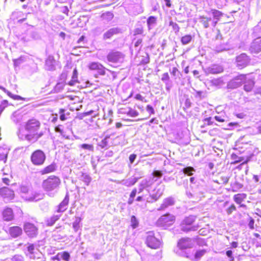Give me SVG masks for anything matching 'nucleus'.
<instances>
[{"label": "nucleus", "instance_id": "f257e3e1", "mask_svg": "<svg viewBox=\"0 0 261 261\" xmlns=\"http://www.w3.org/2000/svg\"><path fill=\"white\" fill-rule=\"evenodd\" d=\"M24 128L27 132L25 137L29 141L37 140L43 135V133L41 130L40 122L34 118L30 119L25 122Z\"/></svg>", "mask_w": 261, "mask_h": 261}, {"label": "nucleus", "instance_id": "f03ea898", "mask_svg": "<svg viewBox=\"0 0 261 261\" xmlns=\"http://www.w3.org/2000/svg\"><path fill=\"white\" fill-rule=\"evenodd\" d=\"M196 216L192 215L186 217L180 225V230L185 232L198 230L200 226L196 223Z\"/></svg>", "mask_w": 261, "mask_h": 261}, {"label": "nucleus", "instance_id": "7ed1b4c3", "mask_svg": "<svg viewBox=\"0 0 261 261\" xmlns=\"http://www.w3.org/2000/svg\"><path fill=\"white\" fill-rule=\"evenodd\" d=\"M145 243L146 246L152 249H158L162 245V241L153 231H149L146 233Z\"/></svg>", "mask_w": 261, "mask_h": 261}, {"label": "nucleus", "instance_id": "20e7f679", "mask_svg": "<svg viewBox=\"0 0 261 261\" xmlns=\"http://www.w3.org/2000/svg\"><path fill=\"white\" fill-rule=\"evenodd\" d=\"M60 178L55 175H50L43 180L42 188L45 192L52 191L58 188L61 185Z\"/></svg>", "mask_w": 261, "mask_h": 261}, {"label": "nucleus", "instance_id": "39448f33", "mask_svg": "<svg viewBox=\"0 0 261 261\" xmlns=\"http://www.w3.org/2000/svg\"><path fill=\"white\" fill-rule=\"evenodd\" d=\"M46 160L45 153L40 149L33 151L31 155V161L35 166L42 165Z\"/></svg>", "mask_w": 261, "mask_h": 261}, {"label": "nucleus", "instance_id": "423d86ee", "mask_svg": "<svg viewBox=\"0 0 261 261\" xmlns=\"http://www.w3.org/2000/svg\"><path fill=\"white\" fill-rule=\"evenodd\" d=\"M175 221V216L167 213L162 216L158 220L156 224L158 226L161 227H168L173 225Z\"/></svg>", "mask_w": 261, "mask_h": 261}, {"label": "nucleus", "instance_id": "0eeeda50", "mask_svg": "<svg viewBox=\"0 0 261 261\" xmlns=\"http://www.w3.org/2000/svg\"><path fill=\"white\" fill-rule=\"evenodd\" d=\"M250 59L246 54H241L236 58V66L239 69L246 67L250 63Z\"/></svg>", "mask_w": 261, "mask_h": 261}, {"label": "nucleus", "instance_id": "6e6552de", "mask_svg": "<svg viewBox=\"0 0 261 261\" xmlns=\"http://www.w3.org/2000/svg\"><path fill=\"white\" fill-rule=\"evenodd\" d=\"M193 246L194 240L189 237L180 238L177 243V247L181 250L191 248Z\"/></svg>", "mask_w": 261, "mask_h": 261}, {"label": "nucleus", "instance_id": "1a4fd4ad", "mask_svg": "<svg viewBox=\"0 0 261 261\" xmlns=\"http://www.w3.org/2000/svg\"><path fill=\"white\" fill-rule=\"evenodd\" d=\"M23 229L29 238H33L38 235V228L33 223L30 222L25 223L23 225Z\"/></svg>", "mask_w": 261, "mask_h": 261}, {"label": "nucleus", "instance_id": "9d476101", "mask_svg": "<svg viewBox=\"0 0 261 261\" xmlns=\"http://www.w3.org/2000/svg\"><path fill=\"white\" fill-rule=\"evenodd\" d=\"M88 68L94 71L98 75H104L106 73V68L100 63L97 62H93L88 65Z\"/></svg>", "mask_w": 261, "mask_h": 261}, {"label": "nucleus", "instance_id": "9b49d317", "mask_svg": "<svg viewBox=\"0 0 261 261\" xmlns=\"http://www.w3.org/2000/svg\"><path fill=\"white\" fill-rule=\"evenodd\" d=\"M0 196L5 200L9 201L14 198V191L8 187L0 189Z\"/></svg>", "mask_w": 261, "mask_h": 261}, {"label": "nucleus", "instance_id": "f8f14e48", "mask_svg": "<svg viewBox=\"0 0 261 261\" xmlns=\"http://www.w3.org/2000/svg\"><path fill=\"white\" fill-rule=\"evenodd\" d=\"M251 52L258 53L261 51V37L255 38L250 46Z\"/></svg>", "mask_w": 261, "mask_h": 261}, {"label": "nucleus", "instance_id": "ddd939ff", "mask_svg": "<svg viewBox=\"0 0 261 261\" xmlns=\"http://www.w3.org/2000/svg\"><path fill=\"white\" fill-rule=\"evenodd\" d=\"M8 234L11 237L16 238L22 234V229L18 226H13L9 227Z\"/></svg>", "mask_w": 261, "mask_h": 261}, {"label": "nucleus", "instance_id": "4468645a", "mask_svg": "<svg viewBox=\"0 0 261 261\" xmlns=\"http://www.w3.org/2000/svg\"><path fill=\"white\" fill-rule=\"evenodd\" d=\"M247 194L245 193H238L235 194L233 197L234 201L239 204L240 207H246V205L243 202L247 199Z\"/></svg>", "mask_w": 261, "mask_h": 261}, {"label": "nucleus", "instance_id": "2eb2a0df", "mask_svg": "<svg viewBox=\"0 0 261 261\" xmlns=\"http://www.w3.org/2000/svg\"><path fill=\"white\" fill-rule=\"evenodd\" d=\"M3 219L5 221H10L14 219V215L11 208L6 207L2 212Z\"/></svg>", "mask_w": 261, "mask_h": 261}, {"label": "nucleus", "instance_id": "dca6fc26", "mask_svg": "<svg viewBox=\"0 0 261 261\" xmlns=\"http://www.w3.org/2000/svg\"><path fill=\"white\" fill-rule=\"evenodd\" d=\"M122 54L119 51H111L107 55L108 61L110 62L117 63L121 58Z\"/></svg>", "mask_w": 261, "mask_h": 261}, {"label": "nucleus", "instance_id": "f3484780", "mask_svg": "<svg viewBox=\"0 0 261 261\" xmlns=\"http://www.w3.org/2000/svg\"><path fill=\"white\" fill-rule=\"evenodd\" d=\"M120 110L122 114H126L132 117H137L139 115L138 112H137L135 109L129 107L122 108Z\"/></svg>", "mask_w": 261, "mask_h": 261}, {"label": "nucleus", "instance_id": "a211bd4d", "mask_svg": "<svg viewBox=\"0 0 261 261\" xmlns=\"http://www.w3.org/2000/svg\"><path fill=\"white\" fill-rule=\"evenodd\" d=\"M57 169V165L55 163H53L43 168L40 171L41 175H46L55 172Z\"/></svg>", "mask_w": 261, "mask_h": 261}, {"label": "nucleus", "instance_id": "6ab92c4d", "mask_svg": "<svg viewBox=\"0 0 261 261\" xmlns=\"http://www.w3.org/2000/svg\"><path fill=\"white\" fill-rule=\"evenodd\" d=\"M69 197L68 194H66L64 199L59 204L58 206V212H62L67 209V206L69 203Z\"/></svg>", "mask_w": 261, "mask_h": 261}, {"label": "nucleus", "instance_id": "aec40b11", "mask_svg": "<svg viewBox=\"0 0 261 261\" xmlns=\"http://www.w3.org/2000/svg\"><path fill=\"white\" fill-rule=\"evenodd\" d=\"M211 12L212 14L213 18L214 19V21L213 22V25L216 26L218 21L220 20L221 17L223 16V14L222 13V12L216 9H212L211 10Z\"/></svg>", "mask_w": 261, "mask_h": 261}, {"label": "nucleus", "instance_id": "412c9836", "mask_svg": "<svg viewBox=\"0 0 261 261\" xmlns=\"http://www.w3.org/2000/svg\"><path fill=\"white\" fill-rule=\"evenodd\" d=\"M120 32V30L118 28H112L107 31L103 36L104 39H108L112 37L114 35Z\"/></svg>", "mask_w": 261, "mask_h": 261}, {"label": "nucleus", "instance_id": "4be33fe9", "mask_svg": "<svg viewBox=\"0 0 261 261\" xmlns=\"http://www.w3.org/2000/svg\"><path fill=\"white\" fill-rule=\"evenodd\" d=\"M223 71V67L219 65L214 64L208 68V72L212 74H219Z\"/></svg>", "mask_w": 261, "mask_h": 261}, {"label": "nucleus", "instance_id": "5701e85b", "mask_svg": "<svg viewBox=\"0 0 261 261\" xmlns=\"http://www.w3.org/2000/svg\"><path fill=\"white\" fill-rule=\"evenodd\" d=\"M244 83V89L247 92L251 91L254 86V81L251 79L247 80Z\"/></svg>", "mask_w": 261, "mask_h": 261}, {"label": "nucleus", "instance_id": "b1692460", "mask_svg": "<svg viewBox=\"0 0 261 261\" xmlns=\"http://www.w3.org/2000/svg\"><path fill=\"white\" fill-rule=\"evenodd\" d=\"M28 254L30 255V257L32 259H35V247L33 244H29L27 248Z\"/></svg>", "mask_w": 261, "mask_h": 261}, {"label": "nucleus", "instance_id": "393cba45", "mask_svg": "<svg viewBox=\"0 0 261 261\" xmlns=\"http://www.w3.org/2000/svg\"><path fill=\"white\" fill-rule=\"evenodd\" d=\"M173 204L174 201L173 199L171 198H167L164 200L159 210H164L168 206L173 205Z\"/></svg>", "mask_w": 261, "mask_h": 261}, {"label": "nucleus", "instance_id": "a878e982", "mask_svg": "<svg viewBox=\"0 0 261 261\" xmlns=\"http://www.w3.org/2000/svg\"><path fill=\"white\" fill-rule=\"evenodd\" d=\"M60 216H53L46 220V225L48 226H53L60 219Z\"/></svg>", "mask_w": 261, "mask_h": 261}, {"label": "nucleus", "instance_id": "bb28decb", "mask_svg": "<svg viewBox=\"0 0 261 261\" xmlns=\"http://www.w3.org/2000/svg\"><path fill=\"white\" fill-rule=\"evenodd\" d=\"M200 22L203 24L205 28L209 27V22L211 20V17H207L204 16H200L199 17Z\"/></svg>", "mask_w": 261, "mask_h": 261}, {"label": "nucleus", "instance_id": "cd10ccee", "mask_svg": "<svg viewBox=\"0 0 261 261\" xmlns=\"http://www.w3.org/2000/svg\"><path fill=\"white\" fill-rule=\"evenodd\" d=\"M139 221L137 218L133 215L130 217V226L133 229H136L139 226Z\"/></svg>", "mask_w": 261, "mask_h": 261}, {"label": "nucleus", "instance_id": "c85d7f7f", "mask_svg": "<svg viewBox=\"0 0 261 261\" xmlns=\"http://www.w3.org/2000/svg\"><path fill=\"white\" fill-rule=\"evenodd\" d=\"M192 39L191 35H186L181 38V42L182 44L185 45L190 43Z\"/></svg>", "mask_w": 261, "mask_h": 261}, {"label": "nucleus", "instance_id": "c756f323", "mask_svg": "<svg viewBox=\"0 0 261 261\" xmlns=\"http://www.w3.org/2000/svg\"><path fill=\"white\" fill-rule=\"evenodd\" d=\"M182 171L185 174L191 176L193 174V172L195 171V170L192 167H187L184 168Z\"/></svg>", "mask_w": 261, "mask_h": 261}, {"label": "nucleus", "instance_id": "7c9ffc66", "mask_svg": "<svg viewBox=\"0 0 261 261\" xmlns=\"http://www.w3.org/2000/svg\"><path fill=\"white\" fill-rule=\"evenodd\" d=\"M206 250L205 249L199 250H197L194 255V258L195 259H199L204 254L206 253Z\"/></svg>", "mask_w": 261, "mask_h": 261}, {"label": "nucleus", "instance_id": "2f4dec72", "mask_svg": "<svg viewBox=\"0 0 261 261\" xmlns=\"http://www.w3.org/2000/svg\"><path fill=\"white\" fill-rule=\"evenodd\" d=\"M225 211H226V213L227 215H230L233 212L237 211V207L234 204L232 203L230 204V205L229 206H228L226 209Z\"/></svg>", "mask_w": 261, "mask_h": 261}, {"label": "nucleus", "instance_id": "473e14b6", "mask_svg": "<svg viewBox=\"0 0 261 261\" xmlns=\"http://www.w3.org/2000/svg\"><path fill=\"white\" fill-rule=\"evenodd\" d=\"M136 194H137V189H133L130 194L129 198L127 201L128 204H132L134 202V197L136 196Z\"/></svg>", "mask_w": 261, "mask_h": 261}, {"label": "nucleus", "instance_id": "72a5a7b5", "mask_svg": "<svg viewBox=\"0 0 261 261\" xmlns=\"http://www.w3.org/2000/svg\"><path fill=\"white\" fill-rule=\"evenodd\" d=\"M77 72L76 70H74L73 71L72 77V80L69 82L68 84L70 86H73L76 83L77 81Z\"/></svg>", "mask_w": 261, "mask_h": 261}, {"label": "nucleus", "instance_id": "f704fd0d", "mask_svg": "<svg viewBox=\"0 0 261 261\" xmlns=\"http://www.w3.org/2000/svg\"><path fill=\"white\" fill-rule=\"evenodd\" d=\"M234 81H240L241 83H244L247 80L246 74H241L237 76H236L233 79Z\"/></svg>", "mask_w": 261, "mask_h": 261}, {"label": "nucleus", "instance_id": "c9c22d12", "mask_svg": "<svg viewBox=\"0 0 261 261\" xmlns=\"http://www.w3.org/2000/svg\"><path fill=\"white\" fill-rule=\"evenodd\" d=\"M60 257L65 261H69L70 259V254L67 251L60 252Z\"/></svg>", "mask_w": 261, "mask_h": 261}, {"label": "nucleus", "instance_id": "e433bc0d", "mask_svg": "<svg viewBox=\"0 0 261 261\" xmlns=\"http://www.w3.org/2000/svg\"><path fill=\"white\" fill-rule=\"evenodd\" d=\"M169 25L172 27V29L175 32V33H177L179 32L180 28L176 22L170 21L169 22Z\"/></svg>", "mask_w": 261, "mask_h": 261}, {"label": "nucleus", "instance_id": "4c0bfd02", "mask_svg": "<svg viewBox=\"0 0 261 261\" xmlns=\"http://www.w3.org/2000/svg\"><path fill=\"white\" fill-rule=\"evenodd\" d=\"M65 110L64 109H60L59 110L60 115V119L61 121H65L67 119V117H66V114L65 113Z\"/></svg>", "mask_w": 261, "mask_h": 261}, {"label": "nucleus", "instance_id": "58836bf2", "mask_svg": "<svg viewBox=\"0 0 261 261\" xmlns=\"http://www.w3.org/2000/svg\"><path fill=\"white\" fill-rule=\"evenodd\" d=\"M7 95L14 100H24V98L21 97L20 96L17 95H13L11 92H7Z\"/></svg>", "mask_w": 261, "mask_h": 261}, {"label": "nucleus", "instance_id": "ea45409f", "mask_svg": "<svg viewBox=\"0 0 261 261\" xmlns=\"http://www.w3.org/2000/svg\"><path fill=\"white\" fill-rule=\"evenodd\" d=\"M156 17L153 16H149L147 20V25L149 27L150 25L154 24L156 22Z\"/></svg>", "mask_w": 261, "mask_h": 261}, {"label": "nucleus", "instance_id": "a19ab883", "mask_svg": "<svg viewBox=\"0 0 261 261\" xmlns=\"http://www.w3.org/2000/svg\"><path fill=\"white\" fill-rule=\"evenodd\" d=\"M171 74L173 76H176L178 75L179 74H180V75L181 74L180 72L178 70V69L176 67H173L172 68V70L171 72Z\"/></svg>", "mask_w": 261, "mask_h": 261}, {"label": "nucleus", "instance_id": "79ce46f5", "mask_svg": "<svg viewBox=\"0 0 261 261\" xmlns=\"http://www.w3.org/2000/svg\"><path fill=\"white\" fill-rule=\"evenodd\" d=\"M91 115V119L93 118V117H95L97 116L96 114H94V111H92V110H91L90 111H88V112H84V113H83V117H86L88 115Z\"/></svg>", "mask_w": 261, "mask_h": 261}, {"label": "nucleus", "instance_id": "37998d69", "mask_svg": "<svg viewBox=\"0 0 261 261\" xmlns=\"http://www.w3.org/2000/svg\"><path fill=\"white\" fill-rule=\"evenodd\" d=\"M8 105V101L6 100H4L3 101L2 103L0 105V115L2 112L4 111L5 108Z\"/></svg>", "mask_w": 261, "mask_h": 261}, {"label": "nucleus", "instance_id": "c03bdc74", "mask_svg": "<svg viewBox=\"0 0 261 261\" xmlns=\"http://www.w3.org/2000/svg\"><path fill=\"white\" fill-rule=\"evenodd\" d=\"M143 33V29L142 28H136L134 31V35L136 36L141 35Z\"/></svg>", "mask_w": 261, "mask_h": 261}, {"label": "nucleus", "instance_id": "a18cd8bd", "mask_svg": "<svg viewBox=\"0 0 261 261\" xmlns=\"http://www.w3.org/2000/svg\"><path fill=\"white\" fill-rule=\"evenodd\" d=\"M146 110L148 111L150 115H153L155 113L153 108L150 105H147L146 106Z\"/></svg>", "mask_w": 261, "mask_h": 261}, {"label": "nucleus", "instance_id": "49530a36", "mask_svg": "<svg viewBox=\"0 0 261 261\" xmlns=\"http://www.w3.org/2000/svg\"><path fill=\"white\" fill-rule=\"evenodd\" d=\"M83 148L89 150H93V146L92 145L83 144Z\"/></svg>", "mask_w": 261, "mask_h": 261}, {"label": "nucleus", "instance_id": "de8ad7c7", "mask_svg": "<svg viewBox=\"0 0 261 261\" xmlns=\"http://www.w3.org/2000/svg\"><path fill=\"white\" fill-rule=\"evenodd\" d=\"M254 219L252 218H250L249 219V223H248L249 227L250 229H253L254 228Z\"/></svg>", "mask_w": 261, "mask_h": 261}, {"label": "nucleus", "instance_id": "09e8293b", "mask_svg": "<svg viewBox=\"0 0 261 261\" xmlns=\"http://www.w3.org/2000/svg\"><path fill=\"white\" fill-rule=\"evenodd\" d=\"M135 98L138 100L146 102V100H144V98L140 94H137L135 96Z\"/></svg>", "mask_w": 261, "mask_h": 261}, {"label": "nucleus", "instance_id": "8fccbe9b", "mask_svg": "<svg viewBox=\"0 0 261 261\" xmlns=\"http://www.w3.org/2000/svg\"><path fill=\"white\" fill-rule=\"evenodd\" d=\"M169 74L168 72H166V73H164L163 75H162V81H168L169 80Z\"/></svg>", "mask_w": 261, "mask_h": 261}, {"label": "nucleus", "instance_id": "3c124183", "mask_svg": "<svg viewBox=\"0 0 261 261\" xmlns=\"http://www.w3.org/2000/svg\"><path fill=\"white\" fill-rule=\"evenodd\" d=\"M226 255L230 258V260L232 261L234 259V257L232 255V252L231 250H227L226 252Z\"/></svg>", "mask_w": 261, "mask_h": 261}, {"label": "nucleus", "instance_id": "603ef678", "mask_svg": "<svg viewBox=\"0 0 261 261\" xmlns=\"http://www.w3.org/2000/svg\"><path fill=\"white\" fill-rule=\"evenodd\" d=\"M153 175L154 176L160 177L162 175V172L159 170H155L153 172Z\"/></svg>", "mask_w": 261, "mask_h": 261}, {"label": "nucleus", "instance_id": "864d4df0", "mask_svg": "<svg viewBox=\"0 0 261 261\" xmlns=\"http://www.w3.org/2000/svg\"><path fill=\"white\" fill-rule=\"evenodd\" d=\"M137 158V155L135 154H132L129 156V160L131 164L133 163L134 161Z\"/></svg>", "mask_w": 261, "mask_h": 261}, {"label": "nucleus", "instance_id": "5fc2aeb1", "mask_svg": "<svg viewBox=\"0 0 261 261\" xmlns=\"http://www.w3.org/2000/svg\"><path fill=\"white\" fill-rule=\"evenodd\" d=\"M235 116L240 119H243L246 116V115L244 113H240L235 114Z\"/></svg>", "mask_w": 261, "mask_h": 261}, {"label": "nucleus", "instance_id": "6e6d98bb", "mask_svg": "<svg viewBox=\"0 0 261 261\" xmlns=\"http://www.w3.org/2000/svg\"><path fill=\"white\" fill-rule=\"evenodd\" d=\"M61 127H62L61 125H58V126H56V127H55L56 132L60 133L61 134H62L63 133V130L61 128Z\"/></svg>", "mask_w": 261, "mask_h": 261}, {"label": "nucleus", "instance_id": "4d7b16f0", "mask_svg": "<svg viewBox=\"0 0 261 261\" xmlns=\"http://www.w3.org/2000/svg\"><path fill=\"white\" fill-rule=\"evenodd\" d=\"M149 62V57L148 55H147V57L144 60H142L141 62L142 64H146Z\"/></svg>", "mask_w": 261, "mask_h": 261}, {"label": "nucleus", "instance_id": "13d9d810", "mask_svg": "<svg viewBox=\"0 0 261 261\" xmlns=\"http://www.w3.org/2000/svg\"><path fill=\"white\" fill-rule=\"evenodd\" d=\"M211 117L206 118L204 119V121L206 122L208 125H211L213 124V122L212 121Z\"/></svg>", "mask_w": 261, "mask_h": 261}, {"label": "nucleus", "instance_id": "bf43d9fd", "mask_svg": "<svg viewBox=\"0 0 261 261\" xmlns=\"http://www.w3.org/2000/svg\"><path fill=\"white\" fill-rule=\"evenodd\" d=\"M215 119L218 122H223L225 121L224 119L219 116H215Z\"/></svg>", "mask_w": 261, "mask_h": 261}, {"label": "nucleus", "instance_id": "052dcab7", "mask_svg": "<svg viewBox=\"0 0 261 261\" xmlns=\"http://www.w3.org/2000/svg\"><path fill=\"white\" fill-rule=\"evenodd\" d=\"M61 259L60 252L57 253V255H56L55 256L52 257V260H57L58 261H60Z\"/></svg>", "mask_w": 261, "mask_h": 261}, {"label": "nucleus", "instance_id": "680f3d73", "mask_svg": "<svg viewBox=\"0 0 261 261\" xmlns=\"http://www.w3.org/2000/svg\"><path fill=\"white\" fill-rule=\"evenodd\" d=\"M238 243L237 242H232L231 243V248H236L238 247Z\"/></svg>", "mask_w": 261, "mask_h": 261}, {"label": "nucleus", "instance_id": "e2e57ef3", "mask_svg": "<svg viewBox=\"0 0 261 261\" xmlns=\"http://www.w3.org/2000/svg\"><path fill=\"white\" fill-rule=\"evenodd\" d=\"M2 180L4 183L6 185H9L10 183V179L8 178L5 177L2 178Z\"/></svg>", "mask_w": 261, "mask_h": 261}, {"label": "nucleus", "instance_id": "0e129e2a", "mask_svg": "<svg viewBox=\"0 0 261 261\" xmlns=\"http://www.w3.org/2000/svg\"><path fill=\"white\" fill-rule=\"evenodd\" d=\"M73 228H74V229L75 230H77L79 229V228H80V226H79V223L77 222V223H75L74 222L73 224Z\"/></svg>", "mask_w": 261, "mask_h": 261}, {"label": "nucleus", "instance_id": "69168bd1", "mask_svg": "<svg viewBox=\"0 0 261 261\" xmlns=\"http://www.w3.org/2000/svg\"><path fill=\"white\" fill-rule=\"evenodd\" d=\"M142 40L141 39H138L135 43V46L138 47L140 44H141Z\"/></svg>", "mask_w": 261, "mask_h": 261}, {"label": "nucleus", "instance_id": "338daca9", "mask_svg": "<svg viewBox=\"0 0 261 261\" xmlns=\"http://www.w3.org/2000/svg\"><path fill=\"white\" fill-rule=\"evenodd\" d=\"M193 73L194 75L196 76V77L198 78L199 77V72L198 70H193Z\"/></svg>", "mask_w": 261, "mask_h": 261}, {"label": "nucleus", "instance_id": "774afa93", "mask_svg": "<svg viewBox=\"0 0 261 261\" xmlns=\"http://www.w3.org/2000/svg\"><path fill=\"white\" fill-rule=\"evenodd\" d=\"M166 2V6L170 8L171 7V3L170 0H164Z\"/></svg>", "mask_w": 261, "mask_h": 261}]
</instances>
